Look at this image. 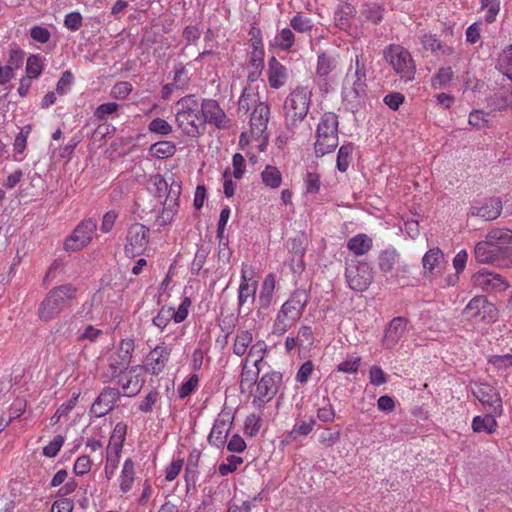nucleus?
<instances>
[{
	"instance_id": "1",
	"label": "nucleus",
	"mask_w": 512,
	"mask_h": 512,
	"mask_svg": "<svg viewBox=\"0 0 512 512\" xmlns=\"http://www.w3.org/2000/svg\"><path fill=\"white\" fill-rule=\"evenodd\" d=\"M343 103L351 111L358 110L367 98L366 65L361 55L351 60L342 82Z\"/></svg>"
},
{
	"instance_id": "2",
	"label": "nucleus",
	"mask_w": 512,
	"mask_h": 512,
	"mask_svg": "<svg viewBox=\"0 0 512 512\" xmlns=\"http://www.w3.org/2000/svg\"><path fill=\"white\" fill-rule=\"evenodd\" d=\"M512 243V231L493 229L485 240L478 242L474 248V258L483 264H496L511 255L509 244Z\"/></svg>"
},
{
	"instance_id": "3",
	"label": "nucleus",
	"mask_w": 512,
	"mask_h": 512,
	"mask_svg": "<svg viewBox=\"0 0 512 512\" xmlns=\"http://www.w3.org/2000/svg\"><path fill=\"white\" fill-rule=\"evenodd\" d=\"M175 121L177 127L187 136L197 137L205 130V117L202 113L201 99L187 95L176 103Z\"/></svg>"
},
{
	"instance_id": "4",
	"label": "nucleus",
	"mask_w": 512,
	"mask_h": 512,
	"mask_svg": "<svg viewBox=\"0 0 512 512\" xmlns=\"http://www.w3.org/2000/svg\"><path fill=\"white\" fill-rule=\"evenodd\" d=\"M308 300L309 295L306 290H295L278 311L272 333L278 336L286 333L301 318Z\"/></svg>"
},
{
	"instance_id": "5",
	"label": "nucleus",
	"mask_w": 512,
	"mask_h": 512,
	"mask_svg": "<svg viewBox=\"0 0 512 512\" xmlns=\"http://www.w3.org/2000/svg\"><path fill=\"white\" fill-rule=\"evenodd\" d=\"M312 92L308 87L298 86L285 98L283 111L286 128L294 133L307 116L311 104Z\"/></svg>"
},
{
	"instance_id": "6",
	"label": "nucleus",
	"mask_w": 512,
	"mask_h": 512,
	"mask_svg": "<svg viewBox=\"0 0 512 512\" xmlns=\"http://www.w3.org/2000/svg\"><path fill=\"white\" fill-rule=\"evenodd\" d=\"M153 185L156 188L158 197H165L161 212L156 217V224L159 226H165L172 222L174 216L177 214L179 209V197L181 194V185L172 181L169 185L161 175H156L152 178Z\"/></svg>"
},
{
	"instance_id": "7",
	"label": "nucleus",
	"mask_w": 512,
	"mask_h": 512,
	"mask_svg": "<svg viewBox=\"0 0 512 512\" xmlns=\"http://www.w3.org/2000/svg\"><path fill=\"white\" fill-rule=\"evenodd\" d=\"M338 116L334 112L321 115L316 126L314 149L317 156H324L338 145Z\"/></svg>"
},
{
	"instance_id": "8",
	"label": "nucleus",
	"mask_w": 512,
	"mask_h": 512,
	"mask_svg": "<svg viewBox=\"0 0 512 512\" xmlns=\"http://www.w3.org/2000/svg\"><path fill=\"white\" fill-rule=\"evenodd\" d=\"M268 352V346L264 340H256L248 355L241 361L240 389L248 391L257 383L261 371L262 362Z\"/></svg>"
},
{
	"instance_id": "9",
	"label": "nucleus",
	"mask_w": 512,
	"mask_h": 512,
	"mask_svg": "<svg viewBox=\"0 0 512 512\" xmlns=\"http://www.w3.org/2000/svg\"><path fill=\"white\" fill-rule=\"evenodd\" d=\"M77 288L71 284H64L53 288L39 306V317L43 321H50L57 317L66 304L76 297Z\"/></svg>"
},
{
	"instance_id": "10",
	"label": "nucleus",
	"mask_w": 512,
	"mask_h": 512,
	"mask_svg": "<svg viewBox=\"0 0 512 512\" xmlns=\"http://www.w3.org/2000/svg\"><path fill=\"white\" fill-rule=\"evenodd\" d=\"M134 350L132 340H123L118 350L108 353L105 364L101 365L100 376L103 382H110L127 370Z\"/></svg>"
},
{
	"instance_id": "11",
	"label": "nucleus",
	"mask_w": 512,
	"mask_h": 512,
	"mask_svg": "<svg viewBox=\"0 0 512 512\" xmlns=\"http://www.w3.org/2000/svg\"><path fill=\"white\" fill-rule=\"evenodd\" d=\"M385 59L401 79L406 82L414 79L416 66L408 50L399 45H390L385 51Z\"/></svg>"
},
{
	"instance_id": "12",
	"label": "nucleus",
	"mask_w": 512,
	"mask_h": 512,
	"mask_svg": "<svg viewBox=\"0 0 512 512\" xmlns=\"http://www.w3.org/2000/svg\"><path fill=\"white\" fill-rule=\"evenodd\" d=\"M345 279L350 289L363 292L369 287L373 280L371 267L367 262L357 259H347Z\"/></svg>"
},
{
	"instance_id": "13",
	"label": "nucleus",
	"mask_w": 512,
	"mask_h": 512,
	"mask_svg": "<svg viewBox=\"0 0 512 512\" xmlns=\"http://www.w3.org/2000/svg\"><path fill=\"white\" fill-rule=\"evenodd\" d=\"M282 382V375L279 372H268L262 375L257 381L253 393L252 404L258 409H262L277 394Z\"/></svg>"
},
{
	"instance_id": "14",
	"label": "nucleus",
	"mask_w": 512,
	"mask_h": 512,
	"mask_svg": "<svg viewBox=\"0 0 512 512\" xmlns=\"http://www.w3.org/2000/svg\"><path fill=\"white\" fill-rule=\"evenodd\" d=\"M97 223L93 219H86L80 222L72 233L64 241V250L75 252L86 247L93 238Z\"/></svg>"
},
{
	"instance_id": "15",
	"label": "nucleus",
	"mask_w": 512,
	"mask_h": 512,
	"mask_svg": "<svg viewBox=\"0 0 512 512\" xmlns=\"http://www.w3.org/2000/svg\"><path fill=\"white\" fill-rule=\"evenodd\" d=\"M472 394L479 400L487 412L503 414V402L497 388L488 383H475Z\"/></svg>"
},
{
	"instance_id": "16",
	"label": "nucleus",
	"mask_w": 512,
	"mask_h": 512,
	"mask_svg": "<svg viewBox=\"0 0 512 512\" xmlns=\"http://www.w3.org/2000/svg\"><path fill=\"white\" fill-rule=\"evenodd\" d=\"M463 315L469 319L493 322L497 318V308L485 296H475L465 306Z\"/></svg>"
},
{
	"instance_id": "17",
	"label": "nucleus",
	"mask_w": 512,
	"mask_h": 512,
	"mask_svg": "<svg viewBox=\"0 0 512 512\" xmlns=\"http://www.w3.org/2000/svg\"><path fill=\"white\" fill-rule=\"evenodd\" d=\"M270 117L268 104L260 102L253 110L250 118V131L240 136V143L249 142V137H263L267 133V125Z\"/></svg>"
},
{
	"instance_id": "18",
	"label": "nucleus",
	"mask_w": 512,
	"mask_h": 512,
	"mask_svg": "<svg viewBox=\"0 0 512 512\" xmlns=\"http://www.w3.org/2000/svg\"><path fill=\"white\" fill-rule=\"evenodd\" d=\"M234 420V414L230 409H223L217 416L211 432L208 436L209 444L220 448L227 439Z\"/></svg>"
},
{
	"instance_id": "19",
	"label": "nucleus",
	"mask_w": 512,
	"mask_h": 512,
	"mask_svg": "<svg viewBox=\"0 0 512 512\" xmlns=\"http://www.w3.org/2000/svg\"><path fill=\"white\" fill-rule=\"evenodd\" d=\"M149 229L140 223L132 224L127 232L125 252L134 257L140 255L148 244Z\"/></svg>"
},
{
	"instance_id": "20",
	"label": "nucleus",
	"mask_w": 512,
	"mask_h": 512,
	"mask_svg": "<svg viewBox=\"0 0 512 512\" xmlns=\"http://www.w3.org/2000/svg\"><path fill=\"white\" fill-rule=\"evenodd\" d=\"M475 287L488 292H502L509 287V283L500 275L488 270H481L472 276Z\"/></svg>"
},
{
	"instance_id": "21",
	"label": "nucleus",
	"mask_w": 512,
	"mask_h": 512,
	"mask_svg": "<svg viewBox=\"0 0 512 512\" xmlns=\"http://www.w3.org/2000/svg\"><path fill=\"white\" fill-rule=\"evenodd\" d=\"M119 397L120 392L118 389L111 387L104 388L92 404L90 412L98 418L105 416L114 408Z\"/></svg>"
},
{
	"instance_id": "22",
	"label": "nucleus",
	"mask_w": 512,
	"mask_h": 512,
	"mask_svg": "<svg viewBox=\"0 0 512 512\" xmlns=\"http://www.w3.org/2000/svg\"><path fill=\"white\" fill-rule=\"evenodd\" d=\"M201 104L203 117H205V124H213L218 129H225L229 127L230 121L218 105L217 101L212 99H202Z\"/></svg>"
},
{
	"instance_id": "23",
	"label": "nucleus",
	"mask_w": 512,
	"mask_h": 512,
	"mask_svg": "<svg viewBox=\"0 0 512 512\" xmlns=\"http://www.w3.org/2000/svg\"><path fill=\"white\" fill-rule=\"evenodd\" d=\"M171 351L164 343L157 345L147 356L146 370L152 375L160 374L169 361Z\"/></svg>"
},
{
	"instance_id": "24",
	"label": "nucleus",
	"mask_w": 512,
	"mask_h": 512,
	"mask_svg": "<svg viewBox=\"0 0 512 512\" xmlns=\"http://www.w3.org/2000/svg\"><path fill=\"white\" fill-rule=\"evenodd\" d=\"M142 367H131L121 378L120 385L125 396L133 397L138 394L143 386L144 379L141 376Z\"/></svg>"
},
{
	"instance_id": "25",
	"label": "nucleus",
	"mask_w": 512,
	"mask_h": 512,
	"mask_svg": "<svg viewBox=\"0 0 512 512\" xmlns=\"http://www.w3.org/2000/svg\"><path fill=\"white\" fill-rule=\"evenodd\" d=\"M502 208L501 200L496 197H491L485 199L480 205L473 206L471 208V213L474 216H478L489 221L496 219L501 214Z\"/></svg>"
},
{
	"instance_id": "26",
	"label": "nucleus",
	"mask_w": 512,
	"mask_h": 512,
	"mask_svg": "<svg viewBox=\"0 0 512 512\" xmlns=\"http://www.w3.org/2000/svg\"><path fill=\"white\" fill-rule=\"evenodd\" d=\"M407 327V321L403 317L393 318L383 337V345L386 348H393L399 340L403 337Z\"/></svg>"
},
{
	"instance_id": "27",
	"label": "nucleus",
	"mask_w": 512,
	"mask_h": 512,
	"mask_svg": "<svg viewBox=\"0 0 512 512\" xmlns=\"http://www.w3.org/2000/svg\"><path fill=\"white\" fill-rule=\"evenodd\" d=\"M267 78L269 86L273 89H279L287 82V68L275 57L270 58L268 61Z\"/></svg>"
},
{
	"instance_id": "28",
	"label": "nucleus",
	"mask_w": 512,
	"mask_h": 512,
	"mask_svg": "<svg viewBox=\"0 0 512 512\" xmlns=\"http://www.w3.org/2000/svg\"><path fill=\"white\" fill-rule=\"evenodd\" d=\"M253 47L248 65L249 73L247 79L249 82L257 81L261 77L264 68V50L261 40L253 43Z\"/></svg>"
},
{
	"instance_id": "29",
	"label": "nucleus",
	"mask_w": 512,
	"mask_h": 512,
	"mask_svg": "<svg viewBox=\"0 0 512 512\" xmlns=\"http://www.w3.org/2000/svg\"><path fill=\"white\" fill-rule=\"evenodd\" d=\"M315 425L316 420L314 418L297 421L292 429L284 435L283 442L291 444L301 441L302 438L307 437L313 431Z\"/></svg>"
},
{
	"instance_id": "30",
	"label": "nucleus",
	"mask_w": 512,
	"mask_h": 512,
	"mask_svg": "<svg viewBox=\"0 0 512 512\" xmlns=\"http://www.w3.org/2000/svg\"><path fill=\"white\" fill-rule=\"evenodd\" d=\"M255 342L256 341L253 340V334L249 330L238 329L233 338L232 352L239 357L247 356L251 347L255 345Z\"/></svg>"
},
{
	"instance_id": "31",
	"label": "nucleus",
	"mask_w": 512,
	"mask_h": 512,
	"mask_svg": "<svg viewBox=\"0 0 512 512\" xmlns=\"http://www.w3.org/2000/svg\"><path fill=\"white\" fill-rule=\"evenodd\" d=\"M501 415L502 414L487 412L484 416H475L472 420L473 431L477 433L486 432L488 434H493L498 427L496 418Z\"/></svg>"
},
{
	"instance_id": "32",
	"label": "nucleus",
	"mask_w": 512,
	"mask_h": 512,
	"mask_svg": "<svg viewBox=\"0 0 512 512\" xmlns=\"http://www.w3.org/2000/svg\"><path fill=\"white\" fill-rule=\"evenodd\" d=\"M443 261L444 254L439 248L430 249L422 258V264L425 272L431 275L440 272Z\"/></svg>"
},
{
	"instance_id": "33",
	"label": "nucleus",
	"mask_w": 512,
	"mask_h": 512,
	"mask_svg": "<svg viewBox=\"0 0 512 512\" xmlns=\"http://www.w3.org/2000/svg\"><path fill=\"white\" fill-rule=\"evenodd\" d=\"M373 246V240L367 234L360 233L347 241V248L356 256L368 253Z\"/></svg>"
},
{
	"instance_id": "34",
	"label": "nucleus",
	"mask_w": 512,
	"mask_h": 512,
	"mask_svg": "<svg viewBox=\"0 0 512 512\" xmlns=\"http://www.w3.org/2000/svg\"><path fill=\"white\" fill-rule=\"evenodd\" d=\"M135 480V463L128 458L124 461L121 474L119 476L120 490L127 493L131 490Z\"/></svg>"
},
{
	"instance_id": "35",
	"label": "nucleus",
	"mask_w": 512,
	"mask_h": 512,
	"mask_svg": "<svg viewBox=\"0 0 512 512\" xmlns=\"http://www.w3.org/2000/svg\"><path fill=\"white\" fill-rule=\"evenodd\" d=\"M338 66V59L336 56L321 53L318 55L316 75L321 78H326Z\"/></svg>"
},
{
	"instance_id": "36",
	"label": "nucleus",
	"mask_w": 512,
	"mask_h": 512,
	"mask_svg": "<svg viewBox=\"0 0 512 512\" xmlns=\"http://www.w3.org/2000/svg\"><path fill=\"white\" fill-rule=\"evenodd\" d=\"M276 280L273 274H268L262 282L261 290L258 296L260 306L268 308L272 302L275 290Z\"/></svg>"
},
{
	"instance_id": "37",
	"label": "nucleus",
	"mask_w": 512,
	"mask_h": 512,
	"mask_svg": "<svg viewBox=\"0 0 512 512\" xmlns=\"http://www.w3.org/2000/svg\"><path fill=\"white\" fill-rule=\"evenodd\" d=\"M295 43V35L290 28H283L277 32L272 46L281 51H290Z\"/></svg>"
},
{
	"instance_id": "38",
	"label": "nucleus",
	"mask_w": 512,
	"mask_h": 512,
	"mask_svg": "<svg viewBox=\"0 0 512 512\" xmlns=\"http://www.w3.org/2000/svg\"><path fill=\"white\" fill-rule=\"evenodd\" d=\"M399 254L395 248H387L380 252L378 257V266L383 273L392 271L397 264Z\"/></svg>"
},
{
	"instance_id": "39",
	"label": "nucleus",
	"mask_w": 512,
	"mask_h": 512,
	"mask_svg": "<svg viewBox=\"0 0 512 512\" xmlns=\"http://www.w3.org/2000/svg\"><path fill=\"white\" fill-rule=\"evenodd\" d=\"M496 68L512 81V45H509L499 53Z\"/></svg>"
},
{
	"instance_id": "40",
	"label": "nucleus",
	"mask_w": 512,
	"mask_h": 512,
	"mask_svg": "<svg viewBox=\"0 0 512 512\" xmlns=\"http://www.w3.org/2000/svg\"><path fill=\"white\" fill-rule=\"evenodd\" d=\"M263 183L272 189L280 187L282 174L276 166L267 165L261 173Z\"/></svg>"
},
{
	"instance_id": "41",
	"label": "nucleus",
	"mask_w": 512,
	"mask_h": 512,
	"mask_svg": "<svg viewBox=\"0 0 512 512\" xmlns=\"http://www.w3.org/2000/svg\"><path fill=\"white\" fill-rule=\"evenodd\" d=\"M353 152L354 145L352 143L344 144L339 148L337 154V169L340 172H346L348 170L352 161Z\"/></svg>"
},
{
	"instance_id": "42",
	"label": "nucleus",
	"mask_w": 512,
	"mask_h": 512,
	"mask_svg": "<svg viewBox=\"0 0 512 512\" xmlns=\"http://www.w3.org/2000/svg\"><path fill=\"white\" fill-rule=\"evenodd\" d=\"M176 146L171 141H159L150 147V153L157 158H168L174 155Z\"/></svg>"
},
{
	"instance_id": "43",
	"label": "nucleus",
	"mask_w": 512,
	"mask_h": 512,
	"mask_svg": "<svg viewBox=\"0 0 512 512\" xmlns=\"http://www.w3.org/2000/svg\"><path fill=\"white\" fill-rule=\"evenodd\" d=\"M304 193L315 196L321 188L320 175L316 172L308 171L303 177Z\"/></svg>"
},
{
	"instance_id": "44",
	"label": "nucleus",
	"mask_w": 512,
	"mask_h": 512,
	"mask_svg": "<svg viewBox=\"0 0 512 512\" xmlns=\"http://www.w3.org/2000/svg\"><path fill=\"white\" fill-rule=\"evenodd\" d=\"M43 70V61L38 55H31L26 63V77L29 79L37 78Z\"/></svg>"
},
{
	"instance_id": "45",
	"label": "nucleus",
	"mask_w": 512,
	"mask_h": 512,
	"mask_svg": "<svg viewBox=\"0 0 512 512\" xmlns=\"http://www.w3.org/2000/svg\"><path fill=\"white\" fill-rule=\"evenodd\" d=\"M257 283L251 284H240L238 290V305L243 306L246 302L251 300V302L255 299V294L257 291Z\"/></svg>"
},
{
	"instance_id": "46",
	"label": "nucleus",
	"mask_w": 512,
	"mask_h": 512,
	"mask_svg": "<svg viewBox=\"0 0 512 512\" xmlns=\"http://www.w3.org/2000/svg\"><path fill=\"white\" fill-rule=\"evenodd\" d=\"M243 463V458L230 455L228 456L224 462H222L218 467V472L221 476H227L230 473H233L237 470V468Z\"/></svg>"
},
{
	"instance_id": "47",
	"label": "nucleus",
	"mask_w": 512,
	"mask_h": 512,
	"mask_svg": "<svg viewBox=\"0 0 512 512\" xmlns=\"http://www.w3.org/2000/svg\"><path fill=\"white\" fill-rule=\"evenodd\" d=\"M172 125L163 118H155L148 125V131L160 136H167L172 132Z\"/></svg>"
},
{
	"instance_id": "48",
	"label": "nucleus",
	"mask_w": 512,
	"mask_h": 512,
	"mask_svg": "<svg viewBox=\"0 0 512 512\" xmlns=\"http://www.w3.org/2000/svg\"><path fill=\"white\" fill-rule=\"evenodd\" d=\"M340 430L325 428L318 436V442L326 448L334 446L340 440Z\"/></svg>"
},
{
	"instance_id": "49",
	"label": "nucleus",
	"mask_w": 512,
	"mask_h": 512,
	"mask_svg": "<svg viewBox=\"0 0 512 512\" xmlns=\"http://www.w3.org/2000/svg\"><path fill=\"white\" fill-rule=\"evenodd\" d=\"M290 26L299 33H308L313 28V22L310 18L298 13L290 20Z\"/></svg>"
},
{
	"instance_id": "50",
	"label": "nucleus",
	"mask_w": 512,
	"mask_h": 512,
	"mask_svg": "<svg viewBox=\"0 0 512 512\" xmlns=\"http://www.w3.org/2000/svg\"><path fill=\"white\" fill-rule=\"evenodd\" d=\"M361 13L366 20L374 24L380 22L383 18V9L377 4H365Z\"/></svg>"
},
{
	"instance_id": "51",
	"label": "nucleus",
	"mask_w": 512,
	"mask_h": 512,
	"mask_svg": "<svg viewBox=\"0 0 512 512\" xmlns=\"http://www.w3.org/2000/svg\"><path fill=\"white\" fill-rule=\"evenodd\" d=\"M191 305V299L189 297H184L177 310L171 307V314L175 323H181L188 317Z\"/></svg>"
},
{
	"instance_id": "52",
	"label": "nucleus",
	"mask_w": 512,
	"mask_h": 512,
	"mask_svg": "<svg viewBox=\"0 0 512 512\" xmlns=\"http://www.w3.org/2000/svg\"><path fill=\"white\" fill-rule=\"evenodd\" d=\"M323 402L324 405L317 409V418L324 423L333 422L336 417L334 407L328 398H324Z\"/></svg>"
},
{
	"instance_id": "53",
	"label": "nucleus",
	"mask_w": 512,
	"mask_h": 512,
	"mask_svg": "<svg viewBox=\"0 0 512 512\" xmlns=\"http://www.w3.org/2000/svg\"><path fill=\"white\" fill-rule=\"evenodd\" d=\"M481 8L487 10L485 19L488 23H492L500 11V2L499 0H481Z\"/></svg>"
},
{
	"instance_id": "54",
	"label": "nucleus",
	"mask_w": 512,
	"mask_h": 512,
	"mask_svg": "<svg viewBox=\"0 0 512 512\" xmlns=\"http://www.w3.org/2000/svg\"><path fill=\"white\" fill-rule=\"evenodd\" d=\"M453 78V71L450 67H442L438 70L432 79V85L435 88H441L448 84Z\"/></svg>"
},
{
	"instance_id": "55",
	"label": "nucleus",
	"mask_w": 512,
	"mask_h": 512,
	"mask_svg": "<svg viewBox=\"0 0 512 512\" xmlns=\"http://www.w3.org/2000/svg\"><path fill=\"white\" fill-rule=\"evenodd\" d=\"M361 358L359 356H349L343 362L338 364L337 371L348 374H355L358 372Z\"/></svg>"
},
{
	"instance_id": "56",
	"label": "nucleus",
	"mask_w": 512,
	"mask_h": 512,
	"mask_svg": "<svg viewBox=\"0 0 512 512\" xmlns=\"http://www.w3.org/2000/svg\"><path fill=\"white\" fill-rule=\"evenodd\" d=\"M160 400L159 392L152 390L150 391L145 398L139 404V410L143 413H150L155 408L156 404Z\"/></svg>"
},
{
	"instance_id": "57",
	"label": "nucleus",
	"mask_w": 512,
	"mask_h": 512,
	"mask_svg": "<svg viewBox=\"0 0 512 512\" xmlns=\"http://www.w3.org/2000/svg\"><path fill=\"white\" fill-rule=\"evenodd\" d=\"M171 320H173L171 307H162L157 315L152 319V323L160 330H163Z\"/></svg>"
},
{
	"instance_id": "58",
	"label": "nucleus",
	"mask_w": 512,
	"mask_h": 512,
	"mask_svg": "<svg viewBox=\"0 0 512 512\" xmlns=\"http://www.w3.org/2000/svg\"><path fill=\"white\" fill-rule=\"evenodd\" d=\"M74 82V77L71 71H64L57 82L56 93L59 95H66Z\"/></svg>"
},
{
	"instance_id": "59",
	"label": "nucleus",
	"mask_w": 512,
	"mask_h": 512,
	"mask_svg": "<svg viewBox=\"0 0 512 512\" xmlns=\"http://www.w3.org/2000/svg\"><path fill=\"white\" fill-rule=\"evenodd\" d=\"M354 13V7L349 3H343L340 5L338 11L336 12L335 20L339 27L345 28L349 16Z\"/></svg>"
},
{
	"instance_id": "60",
	"label": "nucleus",
	"mask_w": 512,
	"mask_h": 512,
	"mask_svg": "<svg viewBox=\"0 0 512 512\" xmlns=\"http://www.w3.org/2000/svg\"><path fill=\"white\" fill-rule=\"evenodd\" d=\"M198 376L196 374H192L185 382L181 384L178 388V395L180 398H186L193 391H195L198 387Z\"/></svg>"
},
{
	"instance_id": "61",
	"label": "nucleus",
	"mask_w": 512,
	"mask_h": 512,
	"mask_svg": "<svg viewBox=\"0 0 512 512\" xmlns=\"http://www.w3.org/2000/svg\"><path fill=\"white\" fill-rule=\"evenodd\" d=\"M488 362L498 370H507L512 367V355H492Z\"/></svg>"
},
{
	"instance_id": "62",
	"label": "nucleus",
	"mask_w": 512,
	"mask_h": 512,
	"mask_svg": "<svg viewBox=\"0 0 512 512\" xmlns=\"http://www.w3.org/2000/svg\"><path fill=\"white\" fill-rule=\"evenodd\" d=\"M64 441L65 439L62 435H56L48 445L43 447V455L49 458L55 457L64 444Z\"/></svg>"
},
{
	"instance_id": "63",
	"label": "nucleus",
	"mask_w": 512,
	"mask_h": 512,
	"mask_svg": "<svg viewBox=\"0 0 512 512\" xmlns=\"http://www.w3.org/2000/svg\"><path fill=\"white\" fill-rule=\"evenodd\" d=\"M369 380L371 384L380 386L388 381V377L380 366L373 365L369 370Z\"/></svg>"
},
{
	"instance_id": "64",
	"label": "nucleus",
	"mask_w": 512,
	"mask_h": 512,
	"mask_svg": "<svg viewBox=\"0 0 512 512\" xmlns=\"http://www.w3.org/2000/svg\"><path fill=\"white\" fill-rule=\"evenodd\" d=\"M30 36L34 41L45 44L50 40L51 33L47 28L36 25L30 29Z\"/></svg>"
}]
</instances>
